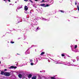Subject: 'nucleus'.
I'll use <instances>...</instances> for the list:
<instances>
[{"label":"nucleus","mask_w":79,"mask_h":79,"mask_svg":"<svg viewBox=\"0 0 79 79\" xmlns=\"http://www.w3.org/2000/svg\"><path fill=\"white\" fill-rule=\"evenodd\" d=\"M5 76H10V73L9 72H5Z\"/></svg>","instance_id":"f257e3e1"},{"label":"nucleus","mask_w":79,"mask_h":79,"mask_svg":"<svg viewBox=\"0 0 79 79\" xmlns=\"http://www.w3.org/2000/svg\"><path fill=\"white\" fill-rule=\"evenodd\" d=\"M17 67L16 66H10V67L9 68V69H13V68H15V69H16V68H17Z\"/></svg>","instance_id":"f03ea898"},{"label":"nucleus","mask_w":79,"mask_h":79,"mask_svg":"<svg viewBox=\"0 0 79 79\" xmlns=\"http://www.w3.org/2000/svg\"><path fill=\"white\" fill-rule=\"evenodd\" d=\"M2 75H5V72H4L3 71H1V72L0 73Z\"/></svg>","instance_id":"7ed1b4c3"},{"label":"nucleus","mask_w":79,"mask_h":79,"mask_svg":"<svg viewBox=\"0 0 79 79\" xmlns=\"http://www.w3.org/2000/svg\"><path fill=\"white\" fill-rule=\"evenodd\" d=\"M24 10H26V11H27L28 10V8H27V6H26L24 7Z\"/></svg>","instance_id":"20e7f679"},{"label":"nucleus","mask_w":79,"mask_h":79,"mask_svg":"<svg viewBox=\"0 0 79 79\" xmlns=\"http://www.w3.org/2000/svg\"><path fill=\"white\" fill-rule=\"evenodd\" d=\"M31 79H37V77H36V76H34L32 77Z\"/></svg>","instance_id":"39448f33"},{"label":"nucleus","mask_w":79,"mask_h":79,"mask_svg":"<svg viewBox=\"0 0 79 79\" xmlns=\"http://www.w3.org/2000/svg\"><path fill=\"white\" fill-rule=\"evenodd\" d=\"M28 78H31L32 77V75L31 74H29L28 76Z\"/></svg>","instance_id":"423d86ee"},{"label":"nucleus","mask_w":79,"mask_h":79,"mask_svg":"<svg viewBox=\"0 0 79 79\" xmlns=\"http://www.w3.org/2000/svg\"><path fill=\"white\" fill-rule=\"evenodd\" d=\"M18 76L20 78H21L22 77V75L21 74H19Z\"/></svg>","instance_id":"0eeeda50"},{"label":"nucleus","mask_w":79,"mask_h":79,"mask_svg":"<svg viewBox=\"0 0 79 79\" xmlns=\"http://www.w3.org/2000/svg\"><path fill=\"white\" fill-rule=\"evenodd\" d=\"M40 6H45V4H40Z\"/></svg>","instance_id":"6e6552de"},{"label":"nucleus","mask_w":79,"mask_h":79,"mask_svg":"<svg viewBox=\"0 0 79 79\" xmlns=\"http://www.w3.org/2000/svg\"><path fill=\"white\" fill-rule=\"evenodd\" d=\"M45 54V52H42L40 54V55H43Z\"/></svg>","instance_id":"1a4fd4ad"},{"label":"nucleus","mask_w":79,"mask_h":79,"mask_svg":"<svg viewBox=\"0 0 79 79\" xmlns=\"http://www.w3.org/2000/svg\"><path fill=\"white\" fill-rule=\"evenodd\" d=\"M77 48V45H75V48H74L75 49H76V48Z\"/></svg>","instance_id":"9d476101"},{"label":"nucleus","mask_w":79,"mask_h":79,"mask_svg":"<svg viewBox=\"0 0 79 79\" xmlns=\"http://www.w3.org/2000/svg\"><path fill=\"white\" fill-rule=\"evenodd\" d=\"M77 9H78V11H79V6L77 5Z\"/></svg>","instance_id":"9b49d317"},{"label":"nucleus","mask_w":79,"mask_h":79,"mask_svg":"<svg viewBox=\"0 0 79 79\" xmlns=\"http://www.w3.org/2000/svg\"><path fill=\"white\" fill-rule=\"evenodd\" d=\"M49 6L48 4H46V6H44V7H47V6Z\"/></svg>","instance_id":"f8f14e48"},{"label":"nucleus","mask_w":79,"mask_h":79,"mask_svg":"<svg viewBox=\"0 0 79 79\" xmlns=\"http://www.w3.org/2000/svg\"><path fill=\"white\" fill-rule=\"evenodd\" d=\"M65 56L64 54H61V56Z\"/></svg>","instance_id":"ddd939ff"},{"label":"nucleus","mask_w":79,"mask_h":79,"mask_svg":"<svg viewBox=\"0 0 79 79\" xmlns=\"http://www.w3.org/2000/svg\"><path fill=\"white\" fill-rule=\"evenodd\" d=\"M10 43H11V44H14V43H15V42L11 41Z\"/></svg>","instance_id":"4468645a"},{"label":"nucleus","mask_w":79,"mask_h":79,"mask_svg":"<svg viewBox=\"0 0 79 79\" xmlns=\"http://www.w3.org/2000/svg\"><path fill=\"white\" fill-rule=\"evenodd\" d=\"M60 12H61V13H64V11H63V10H60Z\"/></svg>","instance_id":"2eb2a0df"},{"label":"nucleus","mask_w":79,"mask_h":79,"mask_svg":"<svg viewBox=\"0 0 79 79\" xmlns=\"http://www.w3.org/2000/svg\"><path fill=\"white\" fill-rule=\"evenodd\" d=\"M29 2H30L31 3H33V2L31 0H29Z\"/></svg>","instance_id":"dca6fc26"},{"label":"nucleus","mask_w":79,"mask_h":79,"mask_svg":"<svg viewBox=\"0 0 79 79\" xmlns=\"http://www.w3.org/2000/svg\"><path fill=\"white\" fill-rule=\"evenodd\" d=\"M45 2V0H43L41 2V3H42V2Z\"/></svg>","instance_id":"f3484780"},{"label":"nucleus","mask_w":79,"mask_h":79,"mask_svg":"<svg viewBox=\"0 0 79 79\" xmlns=\"http://www.w3.org/2000/svg\"><path fill=\"white\" fill-rule=\"evenodd\" d=\"M31 65H34V64L32 63H31Z\"/></svg>","instance_id":"a211bd4d"},{"label":"nucleus","mask_w":79,"mask_h":79,"mask_svg":"<svg viewBox=\"0 0 79 79\" xmlns=\"http://www.w3.org/2000/svg\"><path fill=\"white\" fill-rule=\"evenodd\" d=\"M30 61L31 62H32L33 60H30Z\"/></svg>","instance_id":"6ab92c4d"},{"label":"nucleus","mask_w":79,"mask_h":79,"mask_svg":"<svg viewBox=\"0 0 79 79\" xmlns=\"http://www.w3.org/2000/svg\"><path fill=\"white\" fill-rule=\"evenodd\" d=\"M24 1H25V2H27V1H28V0H24Z\"/></svg>","instance_id":"aec40b11"},{"label":"nucleus","mask_w":79,"mask_h":79,"mask_svg":"<svg viewBox=\"0 0 79 79\" xmlns=\"http://www.w3.org/2000/svg\"><path fill=\"white\" fill-rule=\"evenodd\" d=\"M75 5H77V2H75Z\"/></svg>","instance_id":"412c9836"},{"label":"nucleus","mask_w":79,"mask_h":79,"mask_svg":"<svg viewBox=\"0 0 79 79\" xmlns=\"http://www.w3.org/2000/svg\"><path fill=\"white\" fill-rule=\"evenodd\" d=\"M8 1L10 2H11V1H10V0H8Z\"/></svg>","instance_id":"4be33fe9"},{"label":"nucleus","mask_w":79,"mask_h":79,"mask_svg":"<svg viewBox=\"0 0 79 79\" xmlns=\"http://www.w3.org/2000/svg\"><path fill=\"white\" fill-rule=\"evenodd\" d=\"M7 70L6 69H5L4 71H7Z\"/></svg>","instance_id":"5701e85b"},{"label":"nucleus","mask_w":79,"mask_h":79,"mask_svg":"<svg viewBox=\"0 0 79 79\" xmlns=\"http://www.w3.org/2000/svg\"><path fill=\"white\" fill-rule=\"evenodd\" d=\"M36 2H37V0H35Z\"/></svg>","instance_id":"b1692460"},{"label":"nucleus","mask_w":79,"mask_h":79,"mask_svg":"<svg viewBox=\"0 0 79 79\" xmlns=\"http://www.w3.org/2000/svg\"><path fill=\"white\" fill-rule=\"evenodd\" d=\"M39 29V27H37V29Z\"/></svg>","instance_id":"393cba45"},{"label":"nucleus","mask_w":79,"mask_h":79,"mask_svg":"<svg viewBox=\"0 0 79 79\" xmlns=\"http://www.w3.org/2000/svg\"><path fill=\"white\" fill-rule=\"evenodd\" d=\"M0 64H1V61H0Z\"/></svg>","instance_id":"a878e982"},{"label":"nucleus","mask_w":79,"mask_h":79,"mask_svg":"<svg viewBox=\"0 0 79 79\" xmlns=\"http://www.w3.org/2000/svg\"><path fill=\"white\" fill-rule=\"evenodd\" d=\"M17 54V55H19V54Z\"/></svg>","instance_id":"bb28decb"},{"label":"nucleus","mask_w":79,"mask_h":79,"mask_svg":"<svg viewBox=\"0 0 79 79\" xmlns=\"http://www.w3.org/2000/svg\"><path fill=\"white\" fill-rule=\"evenodd\" d=\"M40 73H42V71H40Z\"/></svg>","instance_id":"cd10ccee"},{"label":"nucleus","mask_w":79,"mask_h":79,"mask_svg":"<svg viewBox=\"0 0 79 79\" xmlns=\"http://www.w3.org/2000/svg\"><path fill=\"white\" fill-rule=\"evenodd\" d=\"M15 3H16V2H15Z\"/></svg>","instance_id":"c85d7f7f"}]
</instances>
